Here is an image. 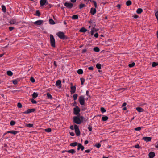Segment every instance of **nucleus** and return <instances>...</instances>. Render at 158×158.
<instances>
[{"label":"nucleus","mask_w":158,"mask_h":158,"mask_svg":"<svg viewBox=\"0 0 158 158\" xmlns=\"http://www.w3.org/2000/svg\"><path fill=\"white\" fill-rule=\"evenodd\" d=\"M141 127H138L135 128V130L136 131H139L141 130Z\"/></svg>","instance_id":"603ef678"},{"label":"nucleus","mask_w":158,"mask_h":158,"mask_svg":"<svg viewBox=\"0 0 158 158\" xmlns=\"http://www.w3.org/2000/svg\"><path fill=\"white\" fill-rule=\"evenodd\" d=\"M142 9L140 8H138L136 10V12L138 14L141 13L142 12Z\"/></svg>","instance_id":"5701e85b"},{"label":"nucleus","mask_w":158,"mask_h":158,"mask_svg":"<svg viewBox=\"0 0 158 158\" xmlns=\"http://www.w3.org/2000/svg\"><path fill=\"white\" fill-rule=\"evenodd\" d=\"M15 121L12 120L10 121V124L11 126H14L15 125Z\"/></svg>","instance_id":"79ce46f5"},{"label":"nucleus","mask_w":158,"mask_h":158,"mask_svg":"<svg viewBox=\"0 0 158 158\" xmlns=\"http://www.w3.org/2000/svg\"><path fill=\"white\" fill-rule=\"evenodd\" d=\"M35 111V109L34 108L31 109H28L27 111L23 112L24 114H29L31 112H33Z\"/></svg>","instance_id":"6e6552de"},{"label":"nucleus","mask_w":158,"mask_h":158,"mask_svg":"<svg viewBox=\"0 0 158 158\" xmlns=\"http://www.w3.org/2000/svg\"><path fill=\"white\" fill-rule=\"evenodd\" d=\"M158 65V62H153L152 64V66L153 67H155Z\"/></svg>","instance_id":"4c0bfd02"},{"label":"nucleus","mask_w":158,"mask_h":158,"mask_svg":"<svg viewBox=\"0 0 158 158\" xmlns=\"http://www.w3.org/2000/svg\"><path fill=\"white\" fill-rule=\"evenodd\" d=\"M78 18V16L77 15H74L72 17V18L73 19H77Z\"/></svg>","instance_id":"4be33fe9"},{"label":"nucleus","mask_w":158,"mask_h":158,"mask_svg":"<svg viewBox=\"0 0 158 158\" xmlns=\"http://www.w3.org/2000/svg\"><path fill=\"white\" fill-rule=\"evenodd\" d=\"M36 14H37V15L38 16H39L40 15V14L39 12V11H36Z\"/></svg>","instance_id":"69168bd1"},{"label":"nucleus","mask_w":158,"mask_h":158,"mask_svg":"<svg viewBox=\"0 0 158 158\" xmlns=\"http://www.w3.org/2000/svg\"><path fill=\"white\" fill-rule=\"evenodd\" d=\"M90 2H93L94 3V7H95V8H97V3H96V2L94 1L91 0H90Z\"/></svg>","instance_id":"e433bc0d"},{"label":"nucleus","mask_w":158,"mask_h":158,"mask_svg":"<svg viewBox=\"0 0 158 158\" xmlns=\"http://www.w3.org/2000/svg\"><path fill=\"white\" fill-rule=\"evenodd\" d=\"M1 7L3 12L4 13L6 12V9L5 6L4 5H2Z\"/></svg>","instance_id":"412c9836"},{"label":"nucleus","mask_w":158,"mask_h":158,"mask_svg":"<svg viewBox=\"0 0 158 158\" xmlns=\"http://www.w3.org/2000/svg\"><path fill=\"white\" fill-rule=\"evenodd\" d=\"M47 95L48 99H52L53 97L50 94L49 92H48L47 94Z\"/></svg>","instance_id":"aec40b11"},{"label":"nucleus","mask_w":158,"mask_h":158,"mask_svg":"<svg viewBox=\"0 0 158 158\" xmlns=\"http://www.w3.org/2000/svg\"><path fill=\"white\" fill-rule=\"evenodd\" d=\"M70 135L72 136H74L75 135V134L73 132H70Z\"/></svg>","instance_id":"680f3d73"},{"label":"nucleus","mask_w":158,"mask_h":158,"mask_svg":"<svg viewBox=\"0 0 158 158\" xmlns=\"http://www.w3.org/2000/svg\"><path fill=\"white\" fill-rule=\"evenodd\" d=\"M94 51L96 52H99L100 49L98 47H95L94 48Z\"/></svg>","instance_id":"473e14b6"},{"label":"nucleus","mask_w":158,"mask_h":158,"mask_svg":"<svg viewBox=\"0 0 158 158\" xmlns=\"http://www.w3.org/2000/svg\"><path fill=\"white\" fill-rule=\"evenodd\" d=\"M155 15L157 19L158 20V11L155 13Z\"/></svg>","instance_id":"5fc2aeb1"},{"label":"nucleus","mask_w":158,"mask_h":158,"mask_svg":"<svg viewBox=\"0 0 158 158\" xmlns=\"http://www.w3.org/2000/svg\"><path fill=\"white\" fill-rule=\"evenodd\" d=\"M98 33H96L94 35V36L95 38H98Z\"/></svg>","instance_id":"4d7b16f0"},{"label":"nucleus","mask_w":158,"mask_h":158,"mask_svg":"<svg viewBox=\"0 0 158 158\" xmlns=\"http://www.w3.org/2000/svg\"><path fill=\"white\" fill-rule=\"evenodd\" d=\"M17 106L19 108H21L22 107V105L19 102L17 104Z\"/></svg>","instance_id":"49530a36"},{"label":"nucleus","mask_w":158,"mask_h":158,"mask_svg":"<svg viewBox=\"0 0 158 158\" xmlns=\"http://www.w3.org/2000/svg\"><path fill=\"white\" fill-rule=\"evenodd\" d=\"M90 12L91 14L94 15L96 13V10L95 8H91Z\"/></svg>","instance_id":"f8f14e48"},{"label":"nucleus","mask_w":158,"mask_h":158,"mask_svg":"<svg viewBox=\"0 0 158 158\" xmlns=\"http://www.w3.org/2000/svg\"><path fill=\"white\" fill-rule=\"evenodd\" d=\"M77 73L79 74H82L83 73V71L82 69H79L77 70Z\"/></svg>","instance_id":"2f4dec72"},{"label":"nucleus","mask_w":158,"mask_h":158,"mask_svg":"<svg viewBox=\"0 0 158 158\" xmlns=\"http://www.w3.org/2000/svg\"><path fill=\"white\" fill-rule=\"evenodd\" d=\"M79 118H80L81 121H82V122H83V120L84 119V117L83 116H81Z\"/></svg>","instance_id":"e2e57ef3"},{"label":"nucleus","mask_w":158,"mask_h":158,"mask_svg":"<svg viewBox=\"0 0 158 158\" xmlns=\"http://www.w3.org/2000/svg\"><path fill=\"white\" fill-rule=\"evenodd\" d=\"M56 35L60 39L63 40L66 38V36L63 32L59 31L57 33Z\"/></svg>","instance_id":"7ed1b4c3"},{"label":"nucleus","mask_w":158,"mask_h":158,"mask_svg":"<svg viewBox=\"0 0 158 158\" xmlns=\"http://www.w3.org/2000/svg\"><path fill=\"white\" fill-rule=\"evenodd\" d=\"M85 5L84 4H81L79 5V8L81 9L84 7Z\"/></svg>","instance_id":"37998d69"},{"label":"nucleus","mask_w":158,"mask_h":158,"mask_svg":"<svg viewBox=\"0 0 158 158\" xmlns=\"http://www.w3.org/2000/svg\"><path fill=\"white\" fill-rule=\"evenodd\" d=\"M49 23L50 24L52 25L54 24L55 23V22L52 19H49Z\"/></svg>","instance_id":"cd10ccee"},{"label":"nucleus","mask_w":158,"mask_h":158,"mask_svg":"<svg viewBox=\"0 0 158 158\" xmlns=\"http://www.w3.org/2000/svg\"><path fill=\"white\" fill-rule=\"evenodd\" d=\"M78 144L77 142H75L71 143L70 145L71 146L75 147L77 145H78Z\"/></svg>","instance_id":"c756f323"},{"label":"nucleus","mask_w":158,"mask_h":158,"mask_svg":"<svg viewBox=\"0 0 158 158\" xmlns=\"http://www.w3.org/2000/svg\"><path fill=\"white\" fill-rule=\"evenodd\" d=\"M64 5L67 8L71 9L73 7V4L71 3H69L67 2H66L64 4Z\"/></svg>","instance_id":"0eeeda50"},{"label":"nucleus","mask_w":158,"mask_h":158,"mask_svg":"<svg viewBox=\"0 0 158 158\" xmlns=\"http://www.w3.org/2000/svg\"><path fill=\"white\" fill-rule=\"evenodd\" d=\"M126 105H127L126 103L124 102L122 106V107H125Z\"/></svg>","instance_id":"338daca9"},{"label":"nucleus","mask_w":158,"mask_h":158,"mask_svg":"<svg viewBox=\"0 0 158 158\" xmlns=\"http://www.w3.org/2000/svg\"><path fill=\"white\" fill-rule=\"evenodd\" d=\"M97 31L96 30V29L94 27L92 30L90 32L91 35L92 36L94 35V31Z\"/></svg>","instance_id":"a878e982"},{"label":"nucleus","mask_w":158,"mask_h":158,"mask_svg":"<svg viewBox=\"0 0 158 158\" xmlns=\"http://www.w3.org/2000/svg\"><path fill=\"white\" fill-rule=\"evenodd\" d=\"M88 128L89 131H92V127L91 126L89 125L88 127Z\"/></svg>","instance_id":"864d4df0"},{"label":"nucleus","mask_w":158,"mask_h":158,"mask_svg":"<svg viewBox=\"0 0 158 158\" xmlns=\"http://www.w3.org/2000/svg\"><path fill=\"white\" fill-rule=\"evenodd\" d=\"M12 82L15 85L17 84L18 83V81L16 79L13 80Z\"/></svg>","instance_id":"09e8293b"},{"label":"nucleus","mask_w":158,"mask_h":158,"mask_svg":"<svg viewBox=\"0 0 158 158\" xmlns=\"http://www.w3.org/2000/svg\"><path fill=\"white\" fill-rule=\"evenodd\" d=\"M152 138L150 137H144L143 138V139L146 142H149L151 141Z\"/></svg>","instance_id":"9d476101"},{"label":"nucleus","mask_w":158,"mask_h":158,"mask_svg":"<svg viewBox=\"0 0 158 158\" xmlns=\"http://www.w3.org/2000/svg\"><path fill=\"white\" fill-rule=\"evenodd\" d=\"M26 126L28 127L31 128L33 127V124H32L29 123L28 124H26Z\"/></svg>","instance_id":"c9c22d12"},{"label":"nucleus","mask_w":158,"mask_h":158,"mask_svg":"<svg viewBox=\"0 0 158 158\" xmlns=\"http://www.w3.org/2000/svg\"><path fill=\"white\" fill-rule=\"evenodd\" d=\"M14 29V27H9V30L10 31H12Z\"/></svg>","instance_id":"6e6d98bb"},{"label":"nucleus","mask_w":158,"mask_h":158,"mask_svg":"<svg viewBox=\"0 0 158 158\" xmlns=\"http://www.w3.org/2000/svg\"><path fill=\"white\" fill-rule=\"evenodd\" d=\"M136 109L139 112H143L144 111L143 109L139 107L136 108Z\"/></svg>","instance_id":"f3484780"},{"label":"nucleus","mask_w":158,"mask_h":158,"mask_svg":"<svg viewBox=\"0 0 158 158\" xmlns=\"http://www.w3.org/2000/svg\"><path fill=\"white\" fill-rule=\"evenodd\" d=\"M101 111L102 113H104L106 112V110L103 107H101Z\"/></svg>","instance_id":"c03bdc74"},{"label":"nucleus","mask_w":158,"mask_h":158,"mask_svg":"<svg viewBox=\"0 0 158 158\" xmlns=\"http://www.w3.org/2000/svg\"><path fill=\"white\" fill-rule=\"evenodd\" d=\"M31 102L33 104H36L37 103V102L34 100V99H31Z\"/></svg>","instance_id":"8fccbe9b"},{"label":"nucleus","mask_w":158,"mask_h":158,"mask_svg":"<svg viewBox=\"0 0 158 158\" xmlns=\"http://www.w3.org/2000/svg\"><path fill=\"white\" fill-rule=\"evenodd\" d=\"M86 95L88 96L89 97H90V96L89 95V91H86Z\"/></svg>","instance_id":"13d9d810"},{"label":"nucleus","mask_w":158,"mask_h":158,"mask_svg":"<svg viewBox=\"0 0 158 158\" xmlns=\"http://www.w3.org/2000/svg\"><path fill=\"white\" fill-rule=\"evenodd\" d=\"M93 67H90L88 68V69L89 70H92L93 69Z\"/></svg>","instance_id":"774afa93"},{"label":"nucleus","mask_w":158,"mask_h":158,"mask_svg":"<svg viewBox=\"0 0 158 158\" xmlns=\"http://www.w3.org/2000/svg\"><path fill=\"white\" fill-rule=\"evenodd\" d=\"M78 95L77 94H74L73 95V98L74 100H76L77 98Z\"/></svg>","instance_id":"a19ab883"},{"label":"nucleus","mask_w":158,"mask_h":158,"mask_svg":"<svg viewBox=\"0 0 158 158\" xmlns=\"http://www.w3.org/2000/svg\"><path fill=\"white\" fill-rule=\"evenodd\" d=\"M135 147L136 148H140V146L139 144H137L135 146Z\"/></svg>","instance_id":"052dcab7"},{"label":"nucleus","mask_w":158,"mask_h":158,"mask_svg":"<svg viewBox=\"0 0 158 158\" xmlns=\"http://www.w3.org/2000/svg\"><path fill=\"white\" fill-rule=\"evenodd\" d=\"M78 146H79L80 149H81V151H83L84 149V147L81 145V144L78 143Z\"/></svg>","instance_id":"c85d7f7f"},{"label":"nucleus","mask_w":158,"mask_h":158,"mask_svg":"<svg viewBox=\"0 0 158 158\" xmlns=\"http://www.w3.org/2000/svg\"><path fill=\"white\" fill-rule=\"evenodd\" d=\"M43 22V21L42 20H39L35 22L34 24L35 25H40Z\"/></svg>","instance_id":"9b49d317"},{"label":"nucleus","mask_w":158,"mask_h":158,"mask_svg":"<svg viewBox=\"0 0 158 158\" xmlns=\"http://www.w3.org/2000/svg\"><path fill=\"white\" fill-rule=\"evenodd\" d=\"M74 128L75 133L77 136H80V132L79 128L78 126L77 125H75L74 126Z\"/></svg>","instance_id":"423d86ee"},{"label":"nucleus","mask_w":158,"mask_h":158,"mask_svg":"<svg viewBox=\"0 0 158 158\" xmlns=\"http://www.w3.org/2000/svg\"><path fill=\"white\" fill-rule=\"evenodd\" d=\"M38 96L37 93L34 92L32 94V97L33 98H35Z\"/></svg>","instance_id":"6ab92c4d"},{"label":"nucleus","mask_w":158,"mask_h":158,"mask_svg":"<svg viewBox=\"0 0 158 158\" xmlns=\"http://www.w3.org/2000/svg\"><path fill=\"white\" fill-rule=\"evenodd\" d=\"M87 51V50L85 49H83L82 50V53H84L85 52Z\"/></svg>","instance_id":"0e129e2a"},{"label":"nucleus","mask_w":158,"mask_h":158,"mask_svg":"<svg viewBox=\"0 0 158 158\" xmlns=\"http://www.w3.org/2000/svg\"><path fill=\"white\" fill-rule=\"evenodd\" d=\"M73 105L74 106H75V107H76V106H77V102L75 101H74V103L73 104Z\"/></svg>","instance_id":"bf43d9fd"},{"label":"nucleus","mask_w":158,"mask_h":158,"mask_svg":"<svg viewBox=\"0 0 158 158\" xmlns=\"http://www.w3.org/2000/svg\"><path fill=\"white\" fill-rule=\"evenodd\" d=\"M66 152H67L68 153H70L71 154H74V153H75L76 151L74 149H70V150L67 151Z\"/></svg>","instance_id":"a211bd4d"},{"label":"nucleus","mask_w":158,"mask_h":158,"mask_svg":"<svg viewBox=\"0 0 158 158\" xmlns=\"http://www.w3.org/2000/svg\"><path fill=\"white\" fill-rule=\"evenodd\" d=\"M101 146V145L100 143H98L95 144V146L97 147L98 148H99Z\"/></svg>","instance_id":"3c124183"},{"label":"nucleus","mask_w":158,"mask_h":158,"mask_svg":"<svg viewBox=\"0 0 158 158\" xmlns=\"http://www.w3.org/2000/svg\"><path fill=\"white\" fill-rule=\"evenodd\" d=\"M96 68L98 69H101V65L99 63H98L96 65Z\"/></svg>","instance_id":"f704fd0d"},{"label":"nucleus","mask_w":158,"mask_h":158,"mask_svg":"<svg viewBox=\"0 0 158 158\" xmlns=\"http://www.w3.org/2000/svg\"><path fill=\"white\" fill-rule=\"evenodd\" d=\"M18 133H19V131H14V130L10 131V133L14 134V135H16Z\"/></svg>","instance_id":"bb28decb"},{"label":"nucleus","mask_w":158,"mask_h":158,"mask_svg":"<svg viewBox=\"0 0 158 158\" xmlns=\"http://www.w3.org/2000/svg\"><path fill=\"white\" fill-rule=\"evenodd\" d=\"M47 0H41L40 1V6L44 5L46 2Z\"/></svg>","instance_id":"dca6fc26"},{"label":"nucleus","mask_w":158,"mask_h":158,"mask_svg":"<svg viewBox=\"0 0 158 158\" xmlns=\"http://www.w3.org/2000/svg\"><path fill=\"white\" fill-rule=\"evenodd\" d=\"M76 88L75 86L71 87V94L74 93L76 91Z\"/></svg>","instance_id":"4468645a"},{"label":"nucleus","mask_w":158,"mask_h":158,"mask_svg":"<svg viewBox=\"0 0 158 158\" xmlns=\"http://www.w3.org/2000/svg\"><path fill=\"white\" fill-rule=\"evenodd\" d=\"M149 158H153L155 156V153L153 152H150L149 154Z\"/></svg>","instance_id":"2eb2a0df"},{"label":"nucleus","mask_w":158,"mask_h":158,"mask_svg":"<svg viewBox=\"0 0 158 158\" xmlns=\"http://www.w3.org/2000/svg\"><path fill=\"white\" fill-rule=\"evenodd\" d=\"M80 80L81 81V84L83 85L84 84V82L85 81V79L83 78H81Z\"/></svg>","instance_id":"a18cd8bd"},{"label":"nucleus","mask_w":158,"mask_h":158,"mask_svg":"<svg viewBox=\"0 0 158 158\" xmlns=\"http://www.w3.org/2000/svg\"><path fill=\"white\" fill-rule=\"evenodd\" d=\"M10 24H17L18 23L17 22L16 20L15 19H12L11 20L10 22Z\"/></svg>","instance_id":"ddd939ff"},{"label":"nucleus","mask_w":158,"mask_h":158,"mask_svg":"<svg viewBox=\"0 0 158 158\" xmlns=\"http://www.w3.org/2000/svg\"><path fill=\"white\" fill-rule=\"evenodd\" d=\"M135 65V63L134 62H133L132 63L130 64H129L128 66L130 68H132V67H133V66H134Z\"/></svg>","instance_id":"58836bf2"},{"label":"nucleus","mask_w":158,"mask_h":158,"mask_svg":"<svg viewBox=\"0 0 158 158\" xmlns=\"http://www.w3.org/2000/svg\"><path fill=\"white\" fill-rule=\"evenodd\" d=\"M102 120L103 121H107L108 119V117L107 116H103L102 117Z\"/></svg>","instance_id":"b1692460"},{"label":"nucleus","mask_w":158,"mask_h":158,"mask_svg":"<svg viewBox=\"0 0 158 158\" xmlns=\"http://www.w3.org/2000/svg\"><path fill=\"white\" fill-rule=\"evenodd\" d=\"M61 81L60 80H58L56 83V85L57 86L59 89H60L61 87Z\"/></svg>","instance_id":"1a4fd4ad"},{"label":"nucleus","mask_w":158,"mask_h":158,"mask_svg":"<svg viewBox=\"0 0 158 158\" xmlns=\"http://www.w3.org/2000/svg\"><path fill=\"white\" fill-rule=\"evenodd\" d=\"M79 116H74L73 118V122L77 124H80L82 123V121L79 118Z\"/></svg>","instance_id":"f257e3e1"},{"label":"nucleus","mask_w":158,"mask_h":158,"mask_svg":"<svg viewBox=\"0 0 158 158\" xmlns=\"http://www.w3.org/2000/svg\"><path fill=\"white\" fill-rule=\"evenodd\" d=\"M51 129L50 128H48L47 129H45V131L47 132H50L51 131Z\"/></svg>","instance_id":"ea45409f"},{"label":"nucleus","mask_w":158,"mask_h":158,"mask_svg":"<svg viewBox=\"0 0 158 158\" xmlns=\"http://www.w3.org/2000/svg\"><path fill=\"white\" fill-rule=\"evenodd\" d=\"M50 42L51 45L52 47H55V41L54 38L52 34L50 35Z\"/></svg>","instance_id":"f03ea898"},{"label":"nucleus","mask_w":158,"mask_h":158,"mask_svg":"<svg viewBox=\"0 0 158 158\" xmlns=\"http://www.w3.org/2000/svg\"><path fill=\"white\" fill-rule=\"evenodd\" d=\"M7 74L9 76H12L13 75V73L10 71H8L7 72Z\"/></svg>","instance_id":"7c9ffc66"},{"label":"nucleus","mask_w":158,"mask_h":158,"mask_svg":"<svg viewBox=\"0 0 158 158\" xmlns=\"http://www.w3.org/2000/svg\"><path fill=\"white\" fill-rule=\"evenodd\" d=\"M81 111L80 109L78 106H76V107H74L73 108V114L76 115H80V112Z\"/></svg>","instance_id":"39448f33"},{"label":"nucleus","mask_w":158,"mask_h":158,"mask_svg":"<svg viewBox=\"0 0 158 158\" xmlns=\"http://www.w3.org/2000/svg\"><path fill=\"white\" fill-rule=\"evenodd\" d=\"M87 31V30L84 27H82L81 29L79 31L82 32H85Z\"/></svg>","instance_id":"393cba45"},{"label":"nucleus","mask_w":158,"mask_h":158,"mask_svg":"<svg viewBox=\"0 0 158 158\" xmlns=\"http://www.w3.org/2000/svg\"><path fill=\"white\" fill-rule=\"evenodd\" d=\"M85 97L83 95H81L79 97L78 100L81 106L85 105Z\"/></svg>","instance_id":"20e7f679"},{"label":"nucleus","mask_w":158,"mask_h":158,"mask_svg":"<svg viewBox=\"0 0 158 158\" xmlns=\"http://www.w3.org/2000/svg\"><path fill=\"white\" fill-rule=\"evenodd\" d=\"M132 4L130 0H128L126 2V4L127 6H129L131 5Z\"/></svg>","instance_id":"72a5a7b5"},{"label":"nucleus","mask_w":158,"mask_h":158,"mask_svg":"<svg viewBox=\"0 0 158 158\" xmlns=\"http://www.w3.org/2000/svg\"><path fill=\"white\" fill-rule=\"evenodd\" d=\"M30 80L32 83H34L35 82V79L32 77H31Z\"/></svg>","instance_id":"de8ad7c7"}]
</instances>
